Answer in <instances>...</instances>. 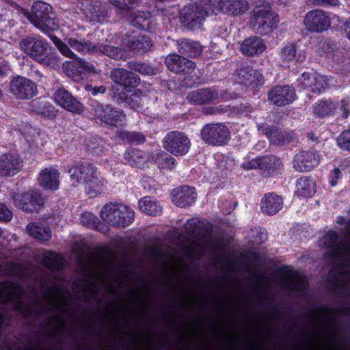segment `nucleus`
Wrapping results in <instances>:
<instances>
[{
    "label": "nucleus",
    "mask_w": 350,
    "mask_h": 350,
    "mask_svg": "<svg viewBox=\"0 0 350 350\" xmlns=\"http://www.w3.org/2000/svg\"><path fill=\"white\" fill-rule=\"evenodd\" d=\"M314 3L321 7H335L339 5V0H314Z\"/></svg>",
    "instance_id": "nucleus-64"
},
{
    "label": "nucleus",
    "mask_w": 350,
    "mask_h": 350,
    "mask_svg": "<svg viewBox=\"0 0 350 350\" xmlns=\"http://www.w3.org/2000/svg\"><path fill=\"white\" fill-rule=\"evenodd\" d=\"M280 57L284 62L297 63L305 59L304 52L299 49L297 42H287L280 51Z\"/></svg>",
    "instance_id": "nucleus-36"
},
{
    "label": "nucleus",
    "mask_w": 350,
    "mask_h": 350,
    "mask_svg": "<svg viewBox=\"0 0 350 350\" xmlns=\"http://www.w3.org/2000/svg\"><path fill=\"white\" fill-rule=\"evenodd\" d=\"M306 29L312 33H322L327 31L331 26L330 17L321 10L309 11L304 18Z\"/></svg>",
    "instance_id": "nucleus-11"
},
{
    "label": "nucleus",
    "mask_w": 350,
    "mask_h": 350,
    "mask_svg": "<svg viewBox=\"0 0 350 350\" xmlns=\"http://www.w3.org/2000/svg\"><path fill=\"white\" fill-rule=\"evenodd\" d=\"M59 173L57 169L46 167L40 172L38 181L44 189L56 191L59 188Z\"/></svg>",
    "instance_id": "nucleus-29"
},
{
    "label": "nucleus",
    "mask_w": 350,
    "mask_h": 350,
    "mask_svg": "<svg viewBox=\"0 0 350 350\" xmlns=\"http://www.w3.org/2000/svg\"><path fill=\"white\" fill-rule=\"evenodd\" d=\"M203 10L205 16L224 13V0H204Z\"/></svg>",
    "instance_id": "nucleus-46"
},
{
    "label": "nucleus",
    "mask_w": 350,
    "mask_h": 350,
    "mask_svg": "<svg viewBox=\"0 0 350 350\" xmlns=\"http://www.w3.org/2000/svg\"><path fill=\"white\" fill-rule=\"evenodd\" d=\"M90 13L92 17L98 22H103L107 18V11L101 5L100 2L96 1L91 5Z\"/></svg>",
    "instance_id": "nucleus-51"
},
{
    "label": "nucleus",
    "mask_w": 350,
    "mask_h": 350,
    "mask_svg": "<svg viewBox=\"0 0 350 350\" xmlns=\"http://www.w3.org/2000/svg\"><path fill=\"white\" fill-rule=\"evenodd\" d=\"M284 200L282 196L275 192L265 193L260 200L261 212L267 216H273L282 210Z\"/></svg>",
    "instance_id": "nucleus-27"
},
{
    "label": "nucleus",
    "mask_w": 350,
    "mask_h": 350,
    "mask_svg": "<svg viewBox=\"0 0 350 350\" xmlns=\"http://www.w3.org/2000/svg\"><path fill=\"white\" fill-rule=\"evenodd\" d=\"M124 159L129 165L139 169H143L148 162L145 151L132 147L127 148L124 152Z\"/></svg>",
    "instance_id": "nucleus-34"
},
{
    "label": "nucleus",
    "mask_w": 350,
    "mask_h": 350,
    "mask_svg": "<svg viewBox=\"0 0 350 350\" xmlns=\"http://www.w3.org/2000/svg\"><path fill=\"white\" fill-rule=\"evenodd\" d=\"M83 224H90L92 221L96 230L103 234H107L109 231V225L118 226L121 220H81Z\"/></svg>",
    "instance_id": "nucleus-49"
},
{
    "label": "nucleus",
    "mask_w": 350,
    "mask_h": 350,
    "mask_svg": "<svg viewBox=\"0 0 350 350\" xmlns=\"http://www.w3.org/2000/svg\"><path fill=\"white\" fill-rule=\"evenodd\" d=\"M55 102L64 109L76 114L83 112V105L64 88H57L53 94Z\"/></svg>",
    "instance_id": "nucleus-15"
},
{
    "label": "nucleus",
    "mask_w": 350,
    "mask_h": 350,
    "mask_svg": "<svg viewBox=\"0 0 350 350\" xmlns=\"http://www.w3.org/2000/svg\"><path fill=\"white\" fill-rule=\"evenodd\" d=\"M260 157H256L255 159H252L251 160H245L242 164L241 167L246 170H260Z\"/></svg>",
    "instance_id": "nucleus-58"
},
{
    "label": "nucleus",
    "mask_w": 350,
    "mask_h": 350,
    "mask_svg": "<svg viewBox=\"0 0 350 350\" xmlns=\"http://www.w3.org/2000/svg\"><path fill=\"white\" fill-rule=\"evenodd\" d=\"M29 110L48 120H54L58 113L55 106L41 97L33 99L29 103Z\"/></svg>",
    "instance_id": "nucleus-28"
},
{
    "label": "nucleus",
    "mask_w": 350,
    "mask_h": 350,
    "mask_svg": "<svg viewBox=\"0 0 350 350\" xmlns=\"http://www.w3.org/2000/svg\"><path fill=\"white\" fill-rule=\"evenodd\" d=\"M113 81L122 90L121 92L129 93L137 87L140 82L138 75L131 71L116 68L111 72Z\"/></svg>",
    "instance_id": "nucleus-13"
},
{
    "label": "nucleus",
    "mask_w": 350,
    "mask_h": 350,
    "mask_svg": "<svg viewBox=\"0 0 350 350\" xmlns=\"http://www.w3.org/2000/svg\"><path fill=\"white\" fill-rule=\"evenodd\" d=\"M339 103L332 100H320L313 105V113L319 118H325L333 116Z\"/></svg>",
    "instance_id": "nucleus-38"
},
{
    "label": "nucleus",
    "mask_w": 350,
    "mask_h": 350,
    "mask_svg": "<svg viewBox=\"0 0 350 350\" xmlns=\"http://www.w3.org/2000/svg\"><path fill=\"white\" fill-rule=\"evenodd\" d=\"M320 162V155L315 150H302L297 153L293 160L294 170L299 172H309Z\"/></svg>",
    "instance_id": "nucleus-17"
},
{
    "label": "nucleus",
    "mask_w": 350,
    "mask_h": 350,
    "mask_svg": "<svg viewBox=\"0 0 350 350\" xmlns=\"http://www.w3.org/2000/svg\"><path fill=\"white\" fill-rule=\"evenodd\" d=\"M51 40H53L54 44L57 48L59 51L65 57H70L71 59H75L76 55L71 51L70 46L68 44H66L62 40L57 38L56 36H51Z\"/></svg>",
    "instance_id": "nucleus-52"
},
{
    "label": "nucleus",
    "mask_w": 350,
    "mask_h": 350,
    "mask_svg": "<svg viewBox=\"0 0 350 350\" xmlns=\"http://www.w3.org/2000/svg\"><path fill=\"white\" fill-rule=\"evenodd\" d=\"M100 51L106 55L116 59L121 57L122 53L120 48L107 44L102 45L100 47Z\"/></svg>",
    "instance_id": "nucleus-55"
},
{
    "label": "nucleus",
    "mask_w": 350,
    "mask_h": 350,
    "mask_svg": "<svg viewBox=\"0 0 350 350\" xmlns=\"http://www.w3.org/2000/svg\"><path fill=\"white\" fill-rule=\"evenodd\" d=\"M296 98V91L292 85H275L268 93L269 100L278 107L289 105Z\"/></svg>",
    "instance_id": "nucleus-16"
},
{
    "label": "nucleus",
    "mask_w": 350,
    "mask_h": 350,
    "mask_svg": "<svg viewBox=\"0 0 350 350\" xmlns=\"http://www.w3.org/2000/svg\"><path fill=\"white\" fill-rule=\"evenodd\" d=\"M110 3L116 8L129 11L130 10L138 6L139 0H109Z\"/></svg>",
    "instance_id": "nucleus-54"
},
{
    "label": "nucleus",
    "mask_w": 350,
    "mask_h": 350,
    "mask_svg": "<svg viewBox=\"0 0 350 350\" xmlns=\"http://www.w3.org/2000/svg\"><path fill=\"white\" fill-rule=\"evenodd\" d=\"M98 171V167L91 161L80 160L69 166L68 172L73 184L84 183Z\"/></svg>",
    "instance_id": "nucleus-10"
},
{
    "label": "nucleus",
    "mask_w": 350,
    "mask_h": 350,
    "mask_svg": "<svg viewBox=\"0 0 350 350\" xmlns=\"http://www.w3.org/2000/svg\"><path fill=\"white\" fill-rule=\"evenodd\" d=\"M67 43L70 48L83 54L94 53L97 51L96 45L88 40L81 39L79 40L75 38H69L67 40Z\"/></svg>",
    "instance_id": "nucleus-42"
},
{
    "label": "nucleus",
    "mask_w": 350,
    "mask_h": 350,
    "mask_svg": "<svg viewBox=\"0 0 350 350\" xmlns=\"http://www.w3.org/2000/svg\"><path fill=\"white\" fill-rule=\"evenodd\" d=\"M27 230L31 236L41 241H49L51 237V230L49 228L42 230L38 226L28 224Z\"/></svg>",
    "instance_id": "nucleus-48"
},
{
    "label": "nucleus",
    "mask_w": 350,
    "mask_h": 350,
    "mask_svg": "<svg viewBox=\"0 0 350 350\" xmlns=\"http://www.w3.org/2000/svg\"><path fill=\"white\" fill-rule=\"evenodd\" d=\"M336 144L340 149L350 151V127L344 130L338 136Z\"/></svg>",
    "instance_id": "nucleus-53"
},
{
    "label": "nucleus",
    "mask_w": 350,
    "mask_h": 350,
    "mask_svg": "<svg viewBox=\"0 0 350 350\" xmlns=\"http://www.w3.org/2000/svg\"><path fill=\"white\" fill-rule=\"evenodd\" d=\"M202 139L213 146L227 144L231 135L228 127L222 123H210L204 125L200 130Z\"/></svg>",
    "instance_id": "nucleus-5"
},
{
    "label": "nucleus",
    "mask_w": 350,
    "mask_h": 350,
    "mask_svg": "<svg viewBox=\"0 0 350 350\" xmlns=\"http://www.w3.org/2000/svg\"><path fill=\"white\" fill-rule=\"evenodd\" d=\"M340 110L342 113V118H347L350 114V98L347 97L340 100Z\"/></svg>",
    "instance_id": "nucleus-62"
},
{
    "label": "nucleus",
    "mask_w": 350,
    "mask_h": 350,
    "mask_svg": "<svg viewBox=\"0 0 350 350\" xmlns=\"http://www.w3.org/2000/svg\"><path fill=\"white\" fill-rule=\"evenodd\" d=\"M17 204L26 213H38L44 207V200L38 191L29 190L18 196Z\"/></svg>",
    "instance_id": "nucleus-19"
},
{
    "label": "nucleus",
    "mask_w": 350,
    "mask_h": 350,
    "mask_svg": "<svg viewBox=\"0 0 350 350\" xmlns=\"http://www.w3.org/2000/svg\"><path fill=\"white\" fill-rule=\"evenodd\" d=\"M138 206L142 212L152 217L160 216L163 212V207L160 203L153 200L149 196L140 199Z\"/></svg>",
    "instance_id": "nucleus-40"
},
{
    "label": "nucleus",
    "mask_w": 350,
    "mask_h": 350,
    "mask_svg": "<svg viewBox=\"0 0 350 350\" xmlns=\"http://www.w3.org/2000/svg\"><path fill=\"white\" fill-rule=\"evenodd\" d=\"M338 239L339 237L337 232L334 230H329L324 236V245L327 248L338 246Z\"/></svg>",
    "instance_id": "nucleus-56"
},
{
    "label": "nucleus",
    "mask_w": 350,
    "mask_h": 350,
    "mask_svg": "<svg viewBox=\"0 0 350 350\" xmlns=\"http://www.w3.org/2000/svg\"><path fill=\"white\" fill-rule=\"evenodd\" d=\"M300 82L304 88L314 94H321L327 87L325 78L315 72H304L301 75Z\"/></svg>",
    "instance_id": "nucleus-23"
},
{
    "label": "nucleus",
    "mask_w": 350,
    "mask_h": 350,
    "mask_svg": "<svg viewBox=\"0 0 350 350\" xmlns=\"http://www.w3.org/2000/svg\"><path fill=\"white\" fill-rule=\"evenodd\" d=\"M178 52L188 57H197L202 53V46L199 42L189 38H180L177 40Z\"/></svg>",
    "instance_id": "nucleus-35"
},
{
    "label": "nucleus",
    "mask_w": 350,
    "mask_h": 350,
    "mask_svg": "<svg viewBox=\"0 0 350 350\" xmlns=\"http://www.w3.org/2000/svg\"><path fill=\"white\" fill-rule=\"evenodd\" d=\"M23 166V161L16 153L0 154V176L10 177L18 174Z\"/></svg>",
    "instance_id": "nucleus-20"
},
{
    "label": "nucleus",
    "mask_w": 350,
    "mask_h": 350,
    "mask_svg": "<svg viewBox=\"0 0 350 350\" xmlns=\"http://www.w3.org/2000/svg\"><path fill=\"white\" fill-rule=\"evenodd\" d=\"M334 43L330 39H325L319 42V48L325 53L333 52Z\"/></svg>",
    "instance_id": "nucleus-63"
},
{
    "label": "nucleus",
    "mask_w": 350,
    "mask_h": 350,
    "mask_svg": "<svg viewBox=\"0 0 350 350\" xmlns=\"http://www.w3.org/2000/svg\"><path fill=\"white\" fill-rule=\"evenodd\" d=\"M187 98L191 104H210L218 100L219 92L215 86L202 88L189 92Z\"/></svg>",
    "instance_id": "nucleus-24"
},
{
    "label": "nucleus",
    "mask_w": 350,
    "mask_h": 350,
    "mask_svg": "<svg viewBox=\"0 0 350 350\" xmlns=\"http://www.w3.org/2000/svg\"><path fill=\"white\" fill-rule=\"evenodd\" d=\"M127 67L131 70L135 71L143 75H151L154 73V68L146 62L130 61L127 63Z\"/></svg>",
    "instance_id": "nucleus-47"
},
{
    "label": "nucleus",
    "mask_w": 350,
    "mask_h": 350,
    "mask_svg": "<svg viewBox=\"0 0 350 350\" xmlns=\"http://www.w3.org/2000/svg\"><path fill=\"white\" fill-rule=\"evenodd\" d=\"M170 197L172 202L176 206L188 208L196 203L197 193L194 187L181 185L172 189Z\"/></svg>",
    "instance_id": "nucleus-14"
},
{
    "label": "nucleus",
    "mask_w": 350,
    "mask_h": 350,
    "mask_svg": "<svg viewBox=\"0 0 350 350\" xmlns=\"http://www.w3.org/2000/svg\"><path fill=\"white\" fill-rule=\"evenodd\" d=\"M260 172L263 177H274L280 174L284 169L282 159L273 154L260 157Z\"/></svg>",
    "instance_id": "nucleus-25"
},
{
    "label": "nucleus",
    "mask_w": 350,
    "mask_h": 350,
    "mask_svg": "<svg viewBox=\"0 0 350 350\" xmlns=\"http://www.w3.org/2000/svg\"><path fill=\"white\" fill-rule=\"evenodd\" d=\"M118 98L122 100L126 105L135 111H139L142 109V92L138 90L129 96L127 93H118Z\"/></svg>",
    "instance_id": "nucleus-43"
},
{
    "label": "nucleus",
    "mask_w": 350,
    "mask_h": 350,
    "mask_svg": "<svg viewBox=\"0 0 350 350\" xmlns=\"http://www.w3.org/2000/svg\"><path fill=\"white\" fill-rule=\"evenodd\" d=\"M122 42L125 47L136 54H144L153 46L151 38L146 35L126 36Z\"/></svg>",
    "instance_id": "nucleus-22"
},
{
    "label": "nucleus",
    "mask_w": 350,
    "mask_h": 350,
    "mask_svg": "<svg viewBox=\"0 0 350 350\" xmlns=\"http://www.w3.org/2000/svg\"><path fill=\"white\" fill-rule=\"evenodd\" d=\"M64 70L68 76L72 77H79L85 75L88 71L92 70L94 67L86 62L76 60L72 59L71 61H66L63 64Z\"/></svg>",
    "instance_id": "nucleus-32"
},
{
    "label": "nucleus",
    "mask_w": 350,
    "mask_h": 350,
    "mask_svg": "<svg viewBox=\"0 0 350 350\" xmlns=\"http://www.w3.org/2000/svg\"><path fill=\"white\" fill-rule=\"evenodd\" d=\"M21 50L31 59L46 66H53L58 57L49 43L40 36H26L20 42Z\"/></svg>",
    "instance_id": "nucleus-2"
},
{
    "label": "nucleus",
    "mask_w": 350,
    "mask_h": 350,
    "mask_svg": "<svg viewBox=\"0 0 350 350\" xmlns=\"http://www.w3.org/2000/svg\"><path fill=\"white\" fill-rule=\"evenodd\" d=\"M8 270L10 275H16L24 270V266L21 263L11 261L8 263Z\"/></svg>",
    "instance_id": "nucleus-61"
},
{
    "label": "nucleus",
    "mask_w": 350,
    "mask_h": 350,
    "mask_svg": "<svg viewBox=\"0 0 350 350\" xmlns=\"http://www.w3.org/2000/svg\"><path fill=\"white\" fill-rule=\"evenodd\" d=\"M155 163L161 170H173L176 165V159L165 151L161 152L155 159Z\"/></svg>",
    "instance_id": "nucleus-45"
},
{
    "label": "nucleus",
    "mask_w": 350,
    "mask_h": 350,
    "mask_svg": "<svg viewBox=\"0 0 350 350\" xmlns=\"http://www.w3.org/2000/svg\"><path fill=\"white\" fill-rule=\"evenodd\" d=\"M135 211L129 205L118 201L105 203L100 211V219H134Z\"/></svg>",
    "instance_id": "nucleus-12"
},
{
    "label": "nucleus",
    "mask_w": 350,
    "mask_h": 350,
    "mask_svg": "<svg viewBox=\"0 0 350 350\" xmlns=\"http://www.w3.org/2000/svg\"><path fill=\"white\" fill-rule=\"evenodd\" d=\"M10 92L20 100H29L38 92L37 85L32 80L21 75L12 77L9 85Z\"/></svg>",
    "instance_id": "nucleus-8"
},
{
    "label": "nucleus",
    "mask_w": 350,
    "mask_h": 350,
    "mask_svg": "<svg viewBox=\"0 0 350 350\" xmlns=\"http://www.w3.org/2000/svg\"><path fill=\"white\" fill-rule=\"evenodd\" d=\"M248 8L249 3L247 0H224V13L228 16L243 15Z\"/></svg>",
    "instance_id": "nucleus-39"
},
{
    "label": "nucleus",
    "mask_w": 350,
    "mask_h": 350,
    "mask_svg": "<svg viewBox=\"0 0 350 350\" xmlns=\"http://www.w3.org/2000/svg\"><path fill=\"white\" fill-rule=\"evenodd\" d=\"M295 194L299 198H312L317 191V185L314 178L304 176L296 180Z\"/></svg>",
    "instance_id": "nucleus-30"
},
{
    "label": "nucleus",
    "mask_w": 350,
    "mask_h": 350,
    "mask_svg": "<svg viewBox=\"0 0 350 350\" xmlns=\"http://www.w3.org/2000/svg\"><path fill=\"white\" fill-rule=\"evenodd\" d=\"M85 90L94 96H97L98 94H104L107 90L105 85L93 86L92 84L85 85Z\"/></svg>",
    "instance_id": "nucleus-60"
},
{
    "label": "nucleus",
    "mask_w": 350,
    "mask_h": 350,
    "mask_svg": "<svg viewBox=\"0 0 350 350\" xmlns=\"http://www.w3.org/2000/svg\"><path fill=\"white\" fill-rule=\"evenodd\" d=\"M256 127L258 132L266 136L271 144L284 146L297 139L293 131L282 130L275 125L261 123L258 124Z\"/></svg>",
    "instance_id": "nucleus-7"
},
{
    "label": "nucleus",
    "mask_w": 350,
    "mask_h": 350,
    "mask_svg": "<svg viewBox=\"0 0 350 350\" xmlns=\"http://www.w3.org/2000/svg\"><path fill=\"white\" fill-rule=\"evenodd\" d=\"M131 23L136 28L148 31L153 32L156 27V25L152 21V16L149 12H137L132 16Z\"/></svg>",
    "instance_id": "nucleus-37"
},
{
    "label": "nucleus",
    "mask_w": 350,
    "mask_h": 350,
    "mask_svg": "<svg viewBox=\"0 0 350 350\" xmlns=\"http://www.w3.org/2000/svg\"><path fill=\"white\" fill-rule=\"evenodd\" d=\"M165 64L168 70L176 74L190 75L196 68L193 61L176 53L168 55L165 57Z\"/></svg>",
    "instance_id": "nucleus-21"
},
{
    "label": "nucleus",
    "mask_w": 350,
    "mask_h": 350,
    "mask_svg": "<svg viewBox=\"0 0 350 350\" xmlns=\"http://www.w3.org/2000/svg\"><path fill=\"white\" fill-rule=\"evenodd\" d=\"M237 80L239 83L253 88H258L264 83L262 75L251 66L242 67L237 71Z\"/></svg>",
    "instance_id": "nucleus-26"
},
{
    "label": "nucleus",
    "mask_w": 350,
    "mask_h": 350,
    "mask_svg": "<svg viewBox=\"0 0 350 350\" xmlns=\"http://www.w3.org/2000/svg\"><path fill=\"white\" fill-rule=\"evenodd\" d=\"M203 7L198 3H189L180 12V23L189 30L199 29L204 21Z\"/></svg>",
    "instance_id": "nucleus-9"
},
{
    "label": "nucleus",
    "mask_w": 350,
    "mask_h": 350,
    "mask_svg": "<svg viewBox=\"0 0 350 350\" xmlns=\"http://www.w3.org/2000/svg\"><path fill=\"white\" fill-rule=\"evenodd\" d=\"M25 287L16 281L0 282V303L21 301L25 295Z\"/></svg>",
    "instance_id": "nucleus-18"
},
{
    "label": "nucleus",
    "mask_w": 350,
    "mask_h": 350,
    "mask_svg": "<svg viewBox=\"0 0 350 350\" xmlns=\"http://www.w3.org/2000/svg\"><path fill=\"white\" fill-rule=\"evenodd\" d=\"M342 176V172L338 167H335L331 171L329 176L328 181L331 187H335L338 184V181Z\"/></svg>",
    "instance_id": "nucleus-59"
},
{
    "label": "nucleus",
    "mask_w": 350,
    "mask_h": 350,
    "mask_svg": "<svg viewBox=\"0 0 350 350\" xmlns=\"http://www.w3.org/2000/svg\"><path fill=\"white\" fill-rule=\"evenodd\" d=\"M21 13L34 27L44 33L54 31L59 28V19L53 7L44 1L34 2L30 12L23 8Z\"/></svg>",
    "instance_id": "nucleus-1"
},
{
    "label": "nucleus",
    "mask_w": 350,
    "mask_h": 350,
    "mask_svg": "<svg viewBox=\"0 0 350 350\" xmlns=\"http://www.w3.org/2000/svg\"><path fill=\"white\" fill-rule=\"evenodd\" d=\"M42 263L50 269L59 270L64 264V259L60 254L50 252L49 255L44 256Z\"/></svg>",
    "instance_id": "nucleus-44"
},
{
    "label": "nucleus",
    "mask_w": 350,
    "mask_h": 350,
    "mask_svg": "<svg viewBox=\"0 0 350 350\" xmlns=\"http://www.w3.org/2000/svg\"><path fill=\"white\" fill-rule=\"evenodd\" d=\"M107 184V179L100 176V173L97 171L93 177L84 183L83 186L86 193L90 198H96L104 192Z\"/></svg>",
    "instance_id": "nucleus-33"
},
{
    "label": "nucleus",
    "mask_w": 350,
    "mask_h": 350,
    "mask_svg": "<svg viewBox=\"0 0 350 350\" xmlns=\"http://www.w3.org/2000/svg\"><path fill=\"white\" fill-rule=\"evenodd\" d=\"M279 22L278 13L272 10L269 3L256 6L250 18L251 27L260 34L272 31L277 28Z\"/></svg>",
    "instance_id": "nucleus-4"
},
{
    "label": "nucleus",
    "mask_w": 350,
    "mask_h": 350,
    "mask_svg": "<svg viewBox=\"0 0 350 350\" xmlns=\"http://www.w3.org/2000/svg\"><path fill=\"white\" fill-rule=\"evenodd\" d=\"M283 277L281 282L284 286L289 290L298 291L301 286V280L299 278V273L297 271H293L282 268Z\"/></svg>",
    "instance_id": "nucleus-41"
},
{
    "label": "nucleus",
    "mask_w": 350,
    "mask_h": 350,
    "mask_svg": "<svg viewBox=\"0 0 350 350\" xmlns=\"http://www.w3.org/2000/svg\"><path fill=\"white\" fill-rule=\"evenodd\" d=\"M120 137L123 141L128 144H142L146 142L145 135L140 132L122 131Z\"/></svg>",
    "instance_id": "nucleus-50"
},
{
    "label": "nucleus",
    "mask_w": 350,
    "mask_h": 350,
    "mask_svg": "<svg viewBox=\"0 0 350 350\" xmlns=\"http://www.w3.org/2000/svg\"><path fill=\"white\" fill-rule=\"evenodd\" d=\"M266 49L263 40L257 36L245 38L240 45V51L247 56H254L262 53Z\"/></svg>",
    "instance_id": "nucleus-31"
},
{
    "label": "nucleus",
    "mask_w": 350,
    "mask_h": 350,
    "mask_svg": "<svg viewBox=\"0 0 350 350\" xmlns=\"http://www.w3.org/2000/svg\"><path fill=\"white\" fill-rule=\"evenodd\" d=\"M237 206V202H233L228 200H221L219 204L220 212L224 215H228L232 213Z\"/></svg>",
    "instance_id": "nucleus-57"
},
{
    "label": "nucleus",
    "mask_w": 350,
    "mask_h": 350,
    "mask_svg": "<svg viewBox=\"0 0 350 350\" xmlns=\"http://www.w3.org/2000/svg\"><path fill=\"white\" fill-rule=\"evenodd\" d=\"M191 141L184 132L172 131L167 133L163 140V147L171 154L182 157L191 148Z\"/></svg>",
    "instance_id": "nucleus-6"
},
{
    "label": "nucleus",
    "mask_w": 350,
    "mask_h": 350,
    "mask_svg": "<svg viewBox=\"0 0 350 350\" xmlns=\"http://www.w3.org/2000/svg\"><path fill=\"white\" fill-rule=\"evenodd\" d=\"M88 111L92 118L111 127H122L126 122L123 110L110 104H102L96 100H90Z\"/></svg>",
    "instance_id": "nucleus-3"
}]
</instances>
